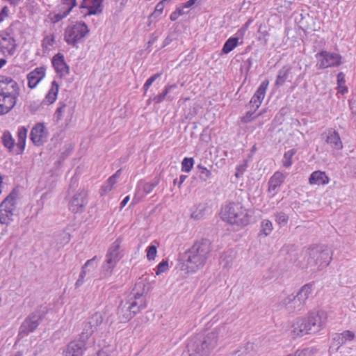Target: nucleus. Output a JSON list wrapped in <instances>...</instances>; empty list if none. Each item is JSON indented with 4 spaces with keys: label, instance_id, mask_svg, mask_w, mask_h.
I'll return each instance as SVG.
<instances>
[{
    "label": "nucleus",
    "instance_id": "f257e3e1",
    "mask_svg": "<svg viewBox=\"0 0 356 356\" xmlns=\"http://www.w3.org/2000/svg\"><path fill=\"white\" fill-rule=\"evenodd\" d=\"M229 331L227 325L224 323L194 336L187 345L188 356H209L217 346L219 339L227 337Z\"/></svg>",
    "mask_w": 356,
    "mask_h": 356
},
{
    "label": "nucleus",
    "instance_id": "f03ea898",
    "mask_svg": "<svg viewBox=\"0 0 356 356\" xmlns=\"http://www.w3.org/2000/svg\"><path fill=\"white\" fill-rule=\"evenodd\" d=\"M327 314L323 310H312L293 320L291 325L293 337H302L322 330L327 321Z\"/></svg>",
    "mask_w": 356,
    "mask_h": 356
},
{
    "label": "nucleus",
    "instance_id": "7ed1b4c3",
    "mask_svg": "<svg viewBox=\"0 0 356 356\" xmlns=\"http://www.w3.org/2000/svg\"><path fill=\"white\" fill-rule=\"evenodd\" d=\"M212 250L211 242L207 238L196 241L183 255L184 265L188 273H195L206 264Z\"/></svg>",
    "mask_w": 356,
    "mask_h": 356
},
{
    "label": "nucleus",
    "instance_id": "20e7f679",
    "mask_svg": "<svg viewBox=\"0 0 356 356\" xmlns=\"http://www.w3.org/2000/svg\"><path fill=\"white\" fill-rule=\"evenodd\" d=\"M302 268H310L312 271L321 270L329 265L331 251L320 246L312 247L303 252Z\"/></svg>",
    "mask_w": 356,
    "mask_h": 356
},
{
    "label": "nucleus",
    "instance_id": "39448f33",
    "mask_svg": "<svg viewBox=\"0 0 356 356\" xmlns=\"http://www.w3.org/2000/svg\"><path fill=\"white\" fill-rule=\"evenodd\" d=\"M122 239L117 238L109 247L106 254L105 261L102 266L101 277L107 278L110 277L117 264L122 257L121 250Z\"/></svg>",
    "mask_w": 356,
    "mask_h": 356
},
{
    "label": "nucleus",
    "instance_id": "423d86ee",
    "mask_svg": "<svg viewBox=\"0 0 356 356\" xmlns=\"http://www.w3.org/2000/svg\"><path fill=\"white\" fill-rule=\"evenodd\" d=\"M225 216L230 224L245 226L250 221V216L240 202L229 203L225 209Z\"/></svg>",
    "mask_w": 356,
    "mask_h": 356
},
{
    "label": "nucleus",
    "instance_id": "0eeeda50",
    "mask_svg": "<svg viewBox=\"0 0 356 356\" xmlns=\"http://www.w3.org/2000/svg\"><path fill=\"white\" fill-rule=\"evenodd\" d=\"M88 33L89 29L85 22H76L66 29L65 40L68 44L76 46Z\"/></svg>",
    "mask_w": 356,
    "mask_h": 356
},
{
    "label": "nucleus",
    "instance_id": "6e6552de",
    "mask_svg": "<svg viewBox=\"0 0 356 356\" xmlns=\"http://www.w3.org/2000/svg\"><path fill=\"white\" fill-rule=\"evenodd\" d=\"M45 312L42 308L36 309L25 318L19 330V336L22 338L33 332L45 316Z\"/></svg>",
    "mask_w": 356,
    "mask_h": 356
},
{
    "label": "nucleus",
    "instance_id": "1a4fd4ad",
    "mask_svg": "<svg viewBox=\"0 0 356 356\" xmlns=\"http://www.w3.org/2000/svg\"><path fill=\"white\" fill-rule=\"evenodd\" d=\"M16 195L9 194L0 204V223L8 225L12 220L16 209Z\"/></svg>",
    "mask_w": 356,
    "mask_h": 356
},
{
    "label": "nucleus",
    "instance_id": "9d476101",
    "mask_svg": "<svg viewBox=\"0 0 356 356\" xmlns=\"http://www.w3.org/2000/svg\"><path fill=\"white\" fill-rule=\"evenodd\" d=\"M316 56L319 59L318 63V68H327L338 66L341 64V56L336 53L322 51L318 53Z\"/></svg>",
    "mask_w": 356,
    "mask_h": 356
},
{
    "label": "nucleus",
    "instance_id": "9b49d317",
    "mask_svg": "<svg viewBox=\"0 0 356 356\" xmlns=\"http://www.w3.org/2000/svg\"><path fill=\"white\" fill-rule=\"evenodd\" d=\"M86 350V342L81 339L70 341L63 351V356H83Z\"/></svg>",
    "mask_w": 356,
    "mask_h": 356
},
{
    "label": "nucleus",
    "instance_id": "f8f14e48",
    "mask_svg": "<svg viewBox=\"0 0 356 356\" xmlns=\"http://www.w3.org/2000/svg\"><path fill=\"white\" fill-rule=\"evenodd\" d=\"M87 192L82 189L74 195L70 202L69 208L73 213L82 212L87 204Z\"/></svg>",
    "mask_w": 356,
    "mask_h": 356
},
{
    "label": "nucleus",
    "instance_id": "ddd939ff",
    "mask_svg": "<svg viewBox=\"0 0 356 356\" xmlns=\"http://www.w3.org/2000/svg\"><path fill=\"white\" fill-rule=\"evenodd\" d=\"M19 94L17 82L9 76L0 75V95Z\"/></svg>",
    "mask_w": 356,
    "mask_h": 356
},
{
    "label": "nucleus",
    "instance_id": "4468645a",
    "mask_svg": "<svg viewBox=\"0 0 356 356\" xmlns=\"http://www.w3.org/2000/svg\"><path fill=\"white\" fill-rule=\"evenodd\" d=\"M325 142L336 150H341L343 149V143L340 138L339 134L334 129L330 128L327 129L323 134Z\"/></svg>",
    "mask_w": 356,
    "mask_h": 356
},
{
    "label": "nucleus",
    "instance_id": "2eb2a0df",
    "mask_svg": "<svg viewBox=\"0 0 356 356\" xmlns=\"http://www.w3.org/2000/svg\"><path fill=\"white\" fill-rule=\"evenodd\" d=\"M126 302L135 315L146 307V299L143 293H134Z\"/></svg>",
    "mask_w": 356,
    "mask_h": 356
},
{
    "label": "nucleus",
    "instance_id": "dca6fc26",
    "mask_svg": "<svg viewBox=\"0 0 356 356\" xmlns=\"http://www.w3.org/2000/svg\"><path fill=\"white\" fill-rule=\"evenodd\" d=\"M47 137V131L43 123L36 124L31 131L30 138L34 145H42Z\"/></svg>",
    "mask_w": 356,
    "mask_h": 356
},
{
    "label": "nucleus",
    "instance_id": "f3484780",
    "mask_svg": "<svg viewBox=\"0 0 356 356\" xmlns=\"http://www.w3.org/2000/svg\"><path fill=\"white\" fill-rule=\"evenodd\" d=\"M268 83L269 82L268 80L264 81L252 97L250 104L254 108V111L260 106L262 100L265 97Z\"/></svg>",
    "mask_w": 356,
    "mask_h": 356
},
{
    "label": "nucleus",
    "instance_id": "a211bd4d",
    "mask_svg": "<svg viewBox=\"0 0 356 356\" xmlns=\"http://www.w3.org/2000/svg\"><path fill=\"white\" fill-rule=\"evenodd\" d=\"M102 2L103 0H83L81 8L87 9V13L84 14V16L102 13Z\"/></svg>",
    "mask_w": 356,
    "mask_h": 356
},
{
    "label": "nucleus",
    "instance_id": "6ab92c4d",
    "mask_svg": "<svg viewBox=\"0 0 356 356\" xmlns=\"http://www.w3.org/2000/svg\"><path fill=\"white\" fill-rule=\"evenodd\" d=\"M46 69L44 67H38L31 71L27 75L28 86L34 88L45 76Z\"/></svg>",
    "mask_w": 356,
    "mask_h": 356
},
{
    "label": "nucleus",
    "instance_id": "aec40b11",
    "mask_svg": "<svg viewBox=\"0 0 356 356\" xmlns=\"http://www.w3.org/2000/svg\"><path fill=\"white\" fill-rule=\"evenodd\" d=\"M19 94L0 95L1 114L8 113L16 104Z\"/></svg>",
    "mask_w": 356,
    "mask_h": 356
},
{
    "label": "nucleus",
    "instance_id": "412c9836",
    "mask_svg": "<svg viewBox=\"0 0 356 356\" xmlns=\"http://www.w3.org/2000/svg\"><path fill=\"white\" fill-rule=\"evenodd\" d=\"M52 65L56 72L60 74L61 76L69 74V67L65 61L63 55L60 53L56 54L53 57Z\"/></svg>",
    "mask_w": 356,
    "mask_h": 356
},
{
    "label": "nucleus",
    "instance_id": "4be33fe9",
    "mask_svg": "<svg viewBox=\"0 0 356 356\" xmlns=\"http://www.w3.org/2000/svg\"><path fill=\"white\" fill-rule=\"evenodd\" d=\"M295 67L290 65H285L282 67L277 73L275 86L277 87H280L282 86L286 79L289 78V75H292V74H295Z\"/></svg>",
    "mask_w": 356,
    "mask_h": 356
},
{
    "label": "nucleus",
    "instance_id": "5701e85b",
    "mask_svg": "<svg viewBox=\"0 0 356 356\" xmlns=\"http://www.w3.org/2000/svg\"><path fill=\"white\" fill-rule=\"evenodd\" d=\"M132 310L129 309V306L127 305L126 302H122L118 308V316L120 322L124 323L129 321L134 316V313L131 312Z\"/></svg>",
    "mask_w": 356,
    "mask_h": 356
},
{
    "label": "nucleus",
    "instance_id": "b1692460",
    "mask_svg": "<svg viewBox=\"0 0 356 356\" xmlns=\"http://www.w3.org/2000/svg\"><path fill=\"white\" fill-rule=\"evenodd\" d=\"M329 181L330 179L325 172L320 170L313 172L309 178V182L312 185H325Z\"/></svg>",
    "mask_w": 356,
    "mask_h": 356
},
{
    "label": "nucleus",
    "instance_id": "393cba45",
    "mask_svg": "<svg viewBox=\"0 0 356 356\" xmlns=\"http://www.w3.org/2000/svg\"><path fill=\"white\" fill-rule=\"evenodd\" d=\"M284 181V175L280 172H276L268 181V192L274 196L277 189Z\"/></svg>",
    "mask_w": 356,
    "mask_h": 356
},
{
    "label": "nucleus",
    "instance_id": "a878e982",
    "mask_svg": "<svg viewBox=\"0 0 356 356\" xmlns=\"http://www.w3.org/2000/svg\"><path fill=\"white\" fill-rule=\"evenodd\" d=\"M254 353V345L248 342L241 346L237 350L234 351L229 356H252Z\"/></svg>",
    "mask_w": 356,
    "mask_h": 356
},
{
    "label": "nucleus",
    "instance_id": "bb28decb",
    "mask_svg": "<svg viewBox=\"0 0 356 356\" xmlns=\"http://www.w3.org/2000/svg\"><path fill=\"white\" fill-rule=\"evenodd\" d=\"M58 88L59 86L57 82L56 81H52L51 88L45 96L44 101L47 104H51L56 101Z\"/></svg>",
    "mask_w": 356,
    "mask_h": 356
},
{
    "label": "nucleus",
    "instance_id": "cd10ccee",
    "mask_svg": "<svg viewBox=\"0 0 356 356\" xmlns=\"http://www.w3.org/2000/svg\"><path fill=\"white\" fill-rule=\"evenodd\" d=\"M95 259L96 257H94L92 259L88 260L83 266L79 279L77 280L74 285L76 289L79 288L81 286L83 285L85 277L86 276V274L88 273L86 270V268L92 265L94 263Z\"/></svg>",
    "mask_w": 356,
    "mask_h": 356
},
{
    "label": "nucleus",
    "instance_id": "c85d7f7f",
    "mask_svg": "<svg viewBox=\"0 0 356 356\" xmlns=\"http://www.w3.org/2000/svg\"><path fill=\"white\" fill-rule=\"evenodd\" d=\"M312 292V284H307L300 288L296 296L302 300V302H304L305 304Z\"/></svg>",
    "mask_w": 356,
    "mask_h": 356
},
{
    "label": "nucleus",
    "instance_id": "c756f323",
    "mask_svg": "<svg viewBox=\"0 0 356 356\" xmlns=\"http://www.w3.org/2000/svg\"><path fill=\"white\" fill-rule=\"evenodd\" d=\"M27 129L22 127L17 131V147L22 151L24 150L26 145V140L27 136Z\"/></svg>",
    "mask_w": 356,
    "mask_h": 356
},
{
    "label": "nucleus",
    "instance_id": "7c9ffc66",
    "mask_svg": "<svg viewBox=\"0 0 356 356\" xmlns=\"http://www.w3.org/2000/svg\"><path fill=\"white\" fill-rule=\"evenodd\" d=\"M96 330L97 329L95 327H94L91 324H89V322L86 321L83 323V331L80 335V339L86 342Z\"/></svg>",
    "mask_w": 356,
    "mask_h": 356
},
{
    "label": "nucleus",
    "instance_id": "2f4dec72",
    "mask_svg": "<svg viewBox=\"0 0 356 356\" xmlns=\"http://www.w3.org/2000/svg\"><path fill=\"white\" fill-rule=\"evenodd\" d=\"M238 38H229L224 44L222 51L224 54H228L232 51L238 44Z\"/></svg>",
    "mask_w": 356,
    "mask_h": 356
},
{
    "label": "nucleus",
    "instance_id": "473e14b6",
    "mask_svg": "<svg viewBox=\"0 0 356 356\" xmlns=\"http://www.w3.org/2000/svg\"><path fill=\"white\" fill-rule=\"evenodd\" d=\"M103 315L100 312H95L92 315H91L88 318V321L89 324H91L96 329L99 327L103 321Z\"/></svg>",
    "mask_w": 356,
    "mask_h": 356
},
{
    "label": "nucleus",
    "instance_id": "72a5a7b5",
    "mask_svg": "<svg viewBox=\"0 0 356 356\" xmlns=\"http://www.w3.org/2000/svg\"><path fill=\"white\" fill-rule=\"evenodd\" d=\"M177 88V86L175 84L166 86L165 87V89L161 94H159L154 97V99H153L154 102L155 104H160L161 102H162L165 99L166 95L170 92V90L172 88Z\"/></svg>",
    "mask_w": 356,
    "mask_h": 356
},
{
    "label": "nucleus",
    "instance_id": "f704fd0d",
    "mask_svg": "<svg viewBox=\"0 0 356 356\" xmlns=\"http://www.w3.org/2000/svg\"><path fill=\"white\" fill-rule=\"evenodd\" d=\"M198 169L199 178L202 181H207L211 177V172L202 165L197 166Z\"/></svg>",
    "mask_w": 356,
    "mask_h": 356
},
{
    "label": "nucleus",
    "instance_id": "c9c22d12",
    "mask_svg": "<svg viewBox=\"0 0 356 356\" xmlns=\"http://www.w3.org/2000/svg\"><path fill=\"white\" fill-rule=\"evenodd\" d=\"M345 83V74L343 72H339L337 74V89L338 92L342 95L348 92V88L346 86H344Z\"/></svg>",
    "mask_w": 356,
    "mask_h": 356
},
{
    "label": "nucleus",
    "instance_id": "e433bc0d",
    "mask_svg": "<svg viewBox=\"0 0 356 356\" xmlns=\"http://www.w3.org/2000/svg\"><path fill=\"white\" fill-rule=\"evenodd\" d=\"M3 40L8 41V46L5 47L4 49H6L8 54L10 56H13L15 54L17 47L15 40L12 37H10L8 38H3Z\"/></svg>",
    "mask_w": 356,
    "mask_h": 356
},
{
    "label": "nucleus",
    "instance_id": "4c0bfd02",
    "mask_svg": "<svg viewBox=\"0 0 356 356\" xmlns=\"http://www.w3.org/2000/svg\"><path fill=\"white\" fill-rule=\"evenodd\" d=\"M305 302L297 296H294V299L291 305V312H298L302 309L305 306Z\"/></svg>",
    "mask_w": 356,
    "mask_h": 356
},
{
    "label": "nucleus",
    "instance_id": "58836bf2",
    "mask_svg": "<svg viewBox=\"0 0 356 356\" xmlns=\"http://www.w3.org/2000/svg\"><path fill=\"white\" fill-rule=\"evenodd\" d=\"M273 230V224L269 220L265 219L261 222V233L264 234L265 236L269 235Z\"/></svg>",
    "mask_w": 356,
    "mask_h": 356
},
{
    "label": "nucleus",
    "instance_id": "ea45409f",
    "mask_svg": "<svg viewBox=\"0 0 356 356\" xmlns=\"http://www.w3.org/2000/svg\"><path fill=\"white\" fill-rule=\"evenodd\" d=\"M159 179L155 178L152 182L144 183L142 188L145 193H150L154 188L159 184Z\"/></svg>",
    "mask_w": 356,
    "mask_h": 356
},
{
    "label": "nucleus",
    "instance_id": "a19ab883",
    "mask_svg": "<svg viewBox=\"0 0 356 356\" xmlns=\"http://www.w3.org/2000/svg\"><path fill=\"white\" fill-rule=\"evenodd\" d=\"M296 150L294 149H291L289 150L288 152H285L284 154V159H283V165L286 168H289L291 166L292 162H291V158L292 156L296 154Z\"/></svg>",
    "mask_w": 356,
    "mask_h": 356
},
{
    "label": "nucleus",
    "instance_id": "79ce46f5",
    "mask_svg": "<svg viewBox=\"0 0 356 356\" xmlns=\"http://www.w3.org/2000/svg\"><path fill=\"white\" fill-rule=\"evenodd\" d=\"M194 160L193 158H184L181 163L182 171L188 172L191 170L193 166Z\"/></svg>",
    "mask_w": 356,
    "mask_h": 356
},
{
    "label": "nucleus",
    "instance_id": "37998d69",
    "mask_svg": "<svg viewBox=\"0 0 356 356\" xmlns=\"http://www.w3.org/2000/svg\"><path fill=\"white\" fill-rule=\"evenodd\" d=\"M294 299V295L291 294L288 296L286 298L283 299L280 302V305L285 307L289 312H291V305L293 302V300Z\"/></svg>",
    "mask_w": 356,
    "mask_h": 356
},
{
    "label": "nucleus",
    "instance_id": "c03bdc74",
    "mask_svg": "<svg viewBox=\"0 0 356 356\" xmlns=\"http://www.w3.org/2000/svg\"><path fill=\"white\" fill-rule=\"evenodd\" d=\"M70 241V235L69 233L63 232L56 236V241L61 245L68 243Z\"/></svg>",
    "mask_w": 356,
    "mask_h": 356
},
{
    "label": "nucleus",
    "instance_id": "a18cd8bd",
    "mask_svg": "<svg viewBox=\"0 0 356 356\" xmlns=\"http://www.w3.org/2000/svg\"><path fill=\"white\" fill-rule=\"evenodd\" d=\"M76 6V0H62V9L67 10V13H70L74 7Z\"/></svg>",
    "mask_w": 356,
    "mask_h": 356
},
{
    "label": "nucleus",
    "instance_id": "49530a36",
    "mask_svg": "<svg viewBox=\"0 0 356 356\" xmlns=\"http://www.w3.org/2000/svg\"><path fill=\"white\" fill-rule=\"evenodd\" d=\"M275 221L280 226L285 225L288 221V216L284 212L277 213L275 214Z\"/></svg>",
    "mask_w": 356,
    "mask_h": 356
},
{
    "label": "nucleus",
    "instance_id": "de8ad7c7",
    "mask_svg": "<svg viewBox=\"0 0 356 356\" xmlns=\"http://www.w3.org/2000/svg\"><path fill=\"white\" fill-rule=\"evenodd\" d=\"M161 73H156L146 81L143 86V90H145V92H146L148 90L150 86L154 83V81H155L158 78H159L161 76Z\"/></svg>",
    "mask_w": 356,
    "mask_h": 356
},
{
    "label": "nucleus",
    "instance_id": "09e8293b",
    "mask_svg": "<svg viewBox=\"0 0 356 356\" xmlns=\"http://www.w3.org/2000/svg\"><path fill=\"white\" fill-rule=\"evenodd\" d=\"M157 253V248L155 245H152L148 247L147 250V258L149 261L154 260Z\"/></svg>",
    "mask_w": 356,
    "mask_h": 356
},
{
    "label": "nucleus",
    "instance_id": "8fccbe9b",
    "mask_svg": "<svg viewBox=\"0 0 356 356\" xmlns=\"http://www.w3.org/2000/svg\"><path fill=\"white\" fill-rule=\"evenodd\" d=\"M312 351L309 348H305L303 350H298L296 352L288 355L287 356H312Z\"/></svg>",
    "mask_w": 356,
    "mask_h": 356
},
{
    "label": "nucleus",
    "instance_id": "3c124183",
    "mask_svg": "<svg viewBox=\"0 0 356 356\" xmlns=\"http://www.w3.org/2000/svg\"><path fill=\"white\" fill-rule=\"evenodd\" d=\"M3 142L8 148H12L14 146V140L9 134L5 133L3 136Z\"/></svg>",
    "mask_w": 356,
    "mask_h": 356
},
{
    "label": "nucleus",
    "instance_id": "603ef678",
    "mask_svg": "<svg viewBox=\"0 0 356 356\" xmlns=\"http://www.w3.org/2000/svg\"><path fill=\"white\" fill-rule=\"evenodd\" d=\"M168 268V262L167 261H162L157 266V270L156 274L157 275L166 271Z\"/></svg>",
    "mask_w": 356,
    "mask_h": 356
},
{
    "label": "nucleus",
    "instance_id": "864d4df0",
    "mask_svg": "<svg viewBox=\"0 0 356 356\" xmlns=\"http://www.w3.org/2000/svg\"><path fill=\"white\" fill-rule=\"evenodd\" d=\"M66 107V105L65 104H61L60 106L56 109L55 112V116L58 121L61 120L63 113L64 112V109Z\"/></svg>",
    "mask_w": 356,
    "mask_h": 356
},
{
    "label": "nucleus",
    "instance_id": "5fc2aeb1",
    "mask_svg": "<svg viewBox=\"0 0 356 356\" xmlns=\"http://www.w3.org/2000/svg\"><path fill=\"white\" fill-rule=\"evenodd\" d=\"M70 13H67V10L65 9H60V13L55 15V22H59L60 20L63 19L64 17H67Z\"/></svg>",
    "mask_w": 356,
    "mask_h": 356
},
{
    "label": "nucleus",
    "instance_id": "6e6d98bb",
    "mask_svg": "<svg viewBox=\"0 0 356 356\" xmlns=\"http://www.w3.org/2000/svg\"><path fill=\"white\" fill-rule=\"evenodd\" d=\"M341 334V336H343V339H345L346 342L347 341L353 340L355 337L354 333L349 330H346V331L342 332Z\"/></svg>",
    "mask_w": 356,
    "mask_h": 356
},
{
    "label": "nucleus",
    "instance_id": "4d7b16f0",
    "mask_svg": "<svg viewBox=\"0 0 356 356\" xmlns=\"http://www.w3.org/2000/svg\"><path fill=\"white\" fill-rule=\"evenodd\" d=\"M164 3L165 2L162 0L161 1H160L159 3H157V5L156 6V8H155L154 13V15H156L157 13L159 15H160L162 13L163 10V8H164V6H163Z\"/></svg>",
    "mask_w": 356,
    "mask_h": 356
},
{
    "label": "nucleus",
    "instance_id": "13d9d810",
    "mask_svg": "<svg viewBox=\"0 0 356 356\" xmlns=\"http://www.w3.org/2000/svg\"><path fill=\"white\" fill-rule=\"evenodd\" d=\"M334 341L337 343L338 346H340L346 343L345 339H343V336L341 334H337L334 339Z\"/></svg>",
    "mask_w": 356,
    "mask_h": 356
},
{
    "label": "nucleus",
    "instance_id": "bf43d9fd",
    "mask_svg": "<svg viewBox=\"0 0 356 356\" xmlns=\"http://www.w3.org/2000/svg\"><path fill=\"white\" fill-rule=\"evenodd\" d=\"M54 42V38H49V37H46L44 40H43V44L42 45L45 47V48H47L48 46H51L53 45Z\"/></svg>",
    "mask_w": 356,
    "mask_h": 356
},
{
    "label": "nucleus",
    "instance_id": "052dcab7",
    "mask_svg": "<svg viewBox=\"0 0 356 356\" xmlns=\"http://www.w3.org/2000/svg\"><path fill=\"white\" fill-rule=\"evenodd\" d=\"M112 188L107 182L104 184L101 188V195H103L104 194L111 191L112 190Z\"/></svg>",
    "mask_w": 356,
    "mask_h": 356
},
{
    "label": "nucleus",
    "instance_id": "680f3d73",
    "mask_svg": "<svg viewBox=\"0 0 356 356\" xmlns=\"http://www.w3.org/2000/svg\"><path fill=\"white\" fill-rule=\"evenodd\" d=\"M254 114V112L248 111L246 113L245 115L242 118V122L245 123H248L251 121L252 115Z\"/></svg>",
    "mask_w": 356,
    "mask_h": 356
},
{
    "label": "nucleus",
    "instance_id": "e2e57ef3",
    "mask_svg": "<svg viewBox=\"0 0 356 356\" xmlns=\"http://www.w3.org/2000/svg\"><path fill=\"white\" fill-rule=\"evenodd\" d=\"M197 0H188V1H186L184 5V8H188L190 7H191L192 6H193L195 2L197 1Z\"/></svg>",
    "mask_w": 356,
    "mask_h": 356
},
{
    "label": "nucleus",
    "instance_id": "0e129e2a",
    "mask_svg": "<svg viewBox=\"0 0 356 356\" xmlns=\"http://www.w3.org/2000/svg\"><path fill=\"white\" fill-rule=\"evenodd\" d=\"M244 170H245V167L244 166H239L237 168V172H236L235 176L236 177H238L241 175L243 174Z\"/></svg>",
    "mask_w": 356,
    "mask_h": 356
},
{
    "label": "nucleus",
    "instance_id": "69168bd1",
    "mask_svg": "<svg viewBox=\"0 0 356 356\" xmlns=\"http://www.w3.org/2000/svg\"><path fill=\"white\" fill-rule=\"evenodd\" d=\"M107 183L113 187V185L116 183V179H115V176H111L107 180Z\"/></svg>",
    "mask_w": 356,
    "mask_h": 356
},
{
    "label": "nucleus",
    "instance_id": "338daca9",
    "mask_svg": "<svg viewBox=\"0 0 356 356\" xmlns=\"http://www.w3.org/2000/svg\"><path fill=\"white\" fill-rule=\"evenodd\" d=\"M129 200H130L129 196V195L126 196L124 198V200L121 202L120 208L121 209L123 208L128 203Z\"/></svg>",
    "mask_w": 356,
    "mask_h": 356
},
{
    "label": "nucleus",
    "instance_id": "774afa93",
    "mask_svg": "<svg viewBox=\"0 0 356 356\" xmlns=\"http://www.w3.org/2000/svg\"><path fill=\"white\" fill-rule=\"evenodd\" d=\"M179 16L178 15V14L174 11L173 13H172V14L170 15V19L171 21H175L178 19Z\"/></svg>",
    "mask_w": 356,
    "mask_h": 356
}]
</instances>
